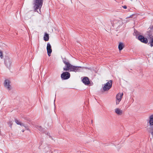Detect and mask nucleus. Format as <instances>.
Returning a JSON list of instances; mask_svg holds the SVG:
<instances>
[{"label":"nucleus","mask_w":153,"mask_h":153,"mask_svg":"<svg viewBox=\"0 0 153 153\" xmlns=\"http://www.w3.org/2000/svg\"><path fill=\"white\" fill-rule=\"evenodd\" d=\"M63 62L65 65V68H63L65 71H70L76 72L78 71L80 68H81L80 66H77L71 65L69 62L65 58L62 59Z\"/></svg>","instance_id":"obj_1"},{"label":"nucleus","mask_w":153,"mask_h":153,"mask_svg":"<svg viewBox=\"0 0 153 153\" xmlns=\"http://www.w3.org/2000/svg\"><path fill=\"white\" fill-rule=\"evenodd\" d=\"M43 0H34L33 4L35 11H37L38 9H40L42 7Z\"/></svg>","instance_id":"obj_2"},{"label":"nucleus","mask_w":153,"mask_h":153,"mask_svg":"<svg viewBox=\"0 0 153 153\" xmlns=\"http://www.w3.org/2000/svg\"><path fill=\"white\" fill-rule=\"evenodd\" d=\"M112 84V81L110 80L109 81L104 85L103 87V90L104 91H108L111 87Z\"/></svg>","instance_id":"obj_3"},{"label":"nucleus","mask_w":153,"mask_h":153,"mask_svg":"<svg viewBox=\"0 0 153 153\" xmlns=\"http://www.w3.org/2000/svg\"><path fill=\"white\" fill-rule=\"evenodd\" d=\"M146 35L148 39L153 38V28L151 27L148 29Z\"/></svg>","instance_id":"obj_4"},{"label":"nucleus","mask_w":153,"mask_h":153,"mask_svg":"<svg viewBox=\"0 0 153 153\" xmlns=\"http://www.w3.org/2000/svg\"><path fill=\"white\" fill-rule=\"evenodd\" d=\"M61 78L63 80L67 79L70 76V74L68 72H64L61 74Z\"/></svg>","instance_id":"obj_5"},{"label":"nucleus","mask_w":153,"mask_h":153,"mask_svg":"<svg viewBox=\"0 0 153 153\" xmlns=\"http://www.w3.org/2000/svg\"><path fill=\"white\" fill-rule=\"evenodd\" d=\"M138 39L141 42L146 44L148 42L147 39L145 38L143 36L139 35L138 36Z\"/></svg>","instance_id":"obj_6"},{"label":"nucleus","mask_w":153,"mask_h":153,"mask_svg":"<svg viewBox=\"0 0 153 153\" xmlns=\"http://www.w3.org/2000/svg\"><path fill=\"white\" fill-rule=\"evenodd\" d=\"M10 84V82L9 80L6 79L5 80L4 83V87L9 90L11 89V86Z\"/></svg>","instance_id":"obj_7"},{"label":"nucleus","mask_w":153,"mask_h":153,"mask_svg":"<svg viewBox=\"0 0 153 153\" xmlns=\"http://www.w3.org/2000/svg\"><path fill=\"white\" fill-rule=\"evenodd\" d=\"M47 53L49 56H51V54L52 52L51 47L49 43H48L47 45Z\"/></svg>","instance_id":"obj_8"},{"label":"nucleus","mask_w":153,"mask_h":153,"mask_svg":"<svg viewBox=\"0 0 153 153\" xmlns=\"http://www.w3.org/2000/svg\"><path fill=\"white\" fill-rule=\"evenodd\" d=\"M5 64L6 65L8 68L10 67L11 64V60L9 58L6 59L4 61Z\"/></svg>","instance_id":"obj_9"},{"label":"nucleus","mask_w":153,"mask_h":153,"mask_svg":"<svg viewBox=\"0 0 153 153\" xmlns=\"http://www.w3.org/2000/svg\"><path fill=\"white\" fill-rule=\"evenodd\" d=\"M36 128L40 131L43 133H45V134L48 135L49 137H51V136L50 135V134L48 135V133L47 132H44V129L42 128L41 126H36Z\"/></svg>","instance_id":"obj_10"},{"label":"nucleus","mask_w":153,"mask_h":153,"mask_svg":"<svg viewBox=\"0 0 153 153\" xmlns=\"http://www.w3.org/2000/svg\"><path fill=\"white\" fill-rule=\"evenodd\" d=\"M83 83L85 85H88L90 83V81L88 77H86L83 78L82 80Z\"/></svg>","instance_id":"obj_11"},{"label":"nucleus","mask_w":153,"mask_h":153,"mask_svg":"<svg viewBox=\"0 0 153 153\" xmlns=\"http://www.w3.org/2000/svg\"><path fill=\"white\" fill-rule=\"evenodd\" d=\"M149 123L150 127H153V114L150 116Z\"/></svg>","instance_id":"obj_12"},{"label":"nucleus","mask_w":153,"mask_h":153,"mask_svg":"<svg viewBox=\"0 0 153 153\" xmlns=\"http://www.w3.org/2000/svg\"><path fill=\"white\" fill-rule=\"evenodd\" d=\"M123 95V93L121 94L119 93L116 96L117 99V100H119V101H120L121 100V98L122 97V96Z\"/></svg>","instance_id":"obj_13"},{"label":"nucleus","mask_w":153,"mask_h":153,"mask_svg":"<svg viewBox=\"0 0 153 153\" xmlns=\"http://www.w3.org/2000/svg\"><path fill=\"white\" fill-rule=\"evenodd\" d=\"M115 112L118 115H121L122 114V111L119 108H117L115 109Z\"/></svg>","instance_id":"obj_14"},{"label":"nucleus","mask_w":153,"mask_h":153,"mask_svg":"<svg viewBox=\"0 0 153 153\" xmlns=\"http://www.w3.org/2000/svg\"><path fill=\"white\" fill-rule=\"evenodd\" d=\"M15 122L18 125H19L21 126H23L24 127H25V128H26V129H27V130L28 129V128H27V127L25 126L24 124L23 123H22L20 122H19L18 120L17 119H16L15 120Z\"/></svg>","instance_id":"obj_15"},{"label":"nucleus","mask_w":153,"mask_h":153,"mask_svg":"<svg viewBox=\"0 0 153 153\" xmlns=\"http://www.w3.org/2000/svg\"><path fill=\"white\" fill-rule=\"evenodd\" d=\"M124 47V44L122 42H120L118 45V48L119 51H121Z\"/></svg>","instance_id":"obj_16"},{"label":"nucleus","mask_w":153,"mask_h":153,"mask_svg":"<svg viewBox=\"0 0 153 153\" xmlns=\"http://www.w3.org/2000/svg\"><path fill=\"white\" fill-rule=\"evenodd\" d=\"M44 40L45 41H48L49 40V37L48 34L47 33H45V35L44 36Z\"/></svg>","instance_id":"obj_17"},{"label":"nucleus","mask_w":153,"mask_h":153,"mask_svg":"<svg viewBox=\"0 0 153 153\" xmlns=\"http://www.w3.org/2000/svg\"><path fill=\"white\" fill-rule=\"evenodd\" d=\"M147 129L149 131L150 133L152 135H153V127H150L148 128Z\"/></svg>","instance_id":"obj_18"},{"label":"nucleus","mask_w":153,"mask_h":153,"mask_svg":"<svg viewBox=\"0 0 153 153\" xmlns=\"http://www.w3.org/2000/svg\"><path fill=\"white\" fill-rule=\"evenodd\" d=\"M151 40L150 42H149V44H150V45L151 47L153 46V37L151 39Z\"/></svg>","instance_id":"obj_19"},{"label":"nucleus","mask_w":153,"mask_h":153,"mask_svg":"<svg viewBox=\"0 0 153 153\" xmlns=\"http://www.w3.org/2000/svg\"><path fill=\"white\" fill-rule=\"evenodd\" d=\"M0 57L2 59L3 58V53L1 51H0Z\"/></svg>","instance_id":"obj_20"},{"label":"nucleus","mask_w":153,"mask_h":153,"mask_svg":"<svg viewBox=\"0 0 153 153\" xmlns=\"http://www.w3.org/2000/svg\"><path fill=\"white\" fill-rule=\"evenodd\" d=\"M122 7L125 9H126L127 8V7L126 5H124L123 6H122Z\"/></svg>","instance_id":"obj_21"},{"label":"nucleus","mask_w":153,"mask_h":153,"mask_svg":"<svg viewBox=\"0 0 153 153\" xmlns=\"http://www.w3.org/2000/svg\"><path fill=\"white\" fill-rule=\"evenodd\" d=\"M120 102V101H119V100H117V101L116 102V104H118Z\"/></svg>","instance_id":"obj_22"},{"label":"nucleus","mask_w":153,"mask_h":153,"mask_svg":"<svg viewBox=\"0 0 153 153\" xmlns=\"http://www.w3.org/2000/svg\"><path fill=\"white\" fill-rule=\"evenodd\" d=\"M9 123H10V127H11V126H12V122L11 121H10L9 122Z\"/></svg>","instance_id":"obj_23"},{"label":"nucleus","mask_w":153,"mask_h":153,"mask_svg":"<svg viewBox=\"0 0 153 153\" xmlns=\"http://www.w3.org/2000/svg\"><path fill=\"white\" fill-rule=\"evenodd\" d=\"M138 33L137 31H136V32H135V34L136 35H137V33Z\"/></svg>","instance_id":"obj_24"},{"label":"nucleus","mask_w":153,"mask_h":153,"mask_svg":"<svg viewBox=\"0 0 153 153\" xmlns=\"http://www.w3.org/2000/svg\"><path fill=\"white\" fill-rule=\"evenodd\" d=\"M93 122V120H91V123L92 124Z\"/></svg>","instance_id":"obj_25"},{"label":"nucleus","mask_w":153,"mask_h":153,"mask_svg":"<svg viewBox=\"0 0 153 153\" xmlns=\"http://www.w3.org/2000/svg\"><path fill=\"white\" fill-rule=\"evenodd\" d=\"M24 131H25L24 130H22V132H24Z\"/></svg>","instance_id":"obj_26"},{"label":"nucleus","mask_w":153,"mask_h":153,"mask_svg":"<svg viewBox=\"0 0 153 153\" xmlns=\"http://www.w3.org/2000/svg\"><path fill=\"white\" fill-rule=\"evenodd\" d=\"M48 148V147H46V148H45H45Z\"/></svg>","instance_id":"obj_27"},{"label":"nucleus","mask_w":153,"mask_h":153,"mask_svg":"<svg viewBox=\"0 0 153 153\" xmlns=\"http://www.w3.org/2000/svg\"><path fill=\"white\" fill-rule=\"evenodd\" d=\"M50 149H49V150L48 151H50Z\"/></svg>","instance_id":"obj_28"}]
</instances>
